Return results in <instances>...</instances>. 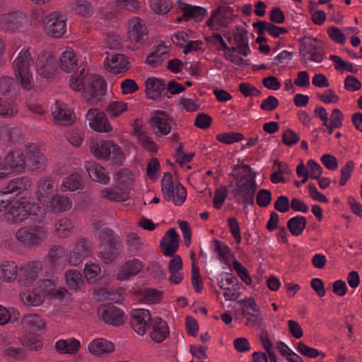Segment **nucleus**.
<instances>
[{
	"instance_id": "61",
	"label": "nucleus",
	"mask_w": 362,
	"mask_h": 362,
	"mask_svg": "<svg viewBox=\"0 0 362 362\" xmlns=\"http://www.w3.org/2000/svg\"><path fill=\"white\" fill-rule=\"evenodd\" d=\"M247 30L242 26H236L233 35L236 45H248Z\"/></svg>"
},
{
	"instance_id": "35",
	"label": "nucleus",
	"mask_w": 362,
	"mask_h": 362,
	"mask_svg": "<svg viewBox=\"0 0 362 362\" xmlns=\"http://www.w3.org/2000/svg\"><path fill=\"white\" fill-rule=\"evenodd\" d=\"M45 206L49 208L52 212L59 214L71 209V202L66 197L55 194Z\"/></svg>"
},
{
	"instance_id": "29",
	"label": "nucleus",
	"mask_w": 362,
	"mask_h": 362,
	"mask_svg": "<svg viewBox=\"0 0 362 362\" xmlns=\"http://www.w3.org/2000/svg\"><path fill=\"white\" fill-rule=\"evenodd\" d=\"M180 10L183 12L184 18L193 19L195 21H200L207 15V10L201 6H192L189 4L183 3L180 0H177Z\"/></svg>"
},
{
	"instance_id": "63",
	"label": "nucleus",
	"mask_w": 362,
	"mask_h": 362,
	"mask_svg": "<svg viewBox=\"0 0 362 362\" xmlns=\"http://www.w3.org/2000/svg\"><path fill=\"white\" fill-rule=\"evenodd\" d=\"M272 202V193L266 189H261L257 194V204L262 208L267 207Z\"/></svg>"
},
{
	"instance_id": "24",
	"label": "nucleus",
	"mask_w": 362,
	"mask_h": 362,
	"mask_svg": "<svg viewBox=\"0 0 362 362\" xmlns=\"http://www.w3.org/2000/svg\"><path fill=\"white\" fill-rule=\"evenodd\" d=\"M25 160L26 165L40 168L44 167L47 159L45 156L40 151L38 147L35 144H30L25 148Z\"/></svg>"
},
{
	"instance_id": "59",
	"label": "nucleus",
	"mask_w": 362,
	"mask_h": 362,
	"mask_svg": "<svg viewBox=\"0 0 362 362\" xmlns=\"http://www.w3.org/2000/svg\"><path fill=\"white\" fill-rule=\"evenodd\" d=\"M228 284L232 285V288L228 287V299L236 300L240 295V286L238 279L230 274H228Z\"/></svg>"
},
{
	"instance_id": "20",
	"label": "nucleus",
	"mask_w": 362,
	"mask_h": 362,
	"mask_svg": "<svg viewBox=\"0 0 362 362\" xmlns=\"http://www.w3.org/2000/svg\"><path fill=\"white\" fill-rule=\"evenodd\" d=\"M41 269V264L39 262L34 261L29 262L20 268L18 283L21 285L30 286L38 276Z\"/></svg>"
},
{
	"instance_id": "14",
	"label": "nucleus",
	"mask_w": 362,
	"mask_h": 362,
	"mask_svg": "<svg viewBox=\"0 0 362 362\" xmlns=\"http://www.w3.org/2000/svg\"><path fill=\"white\" fill-rule=\"evenodd\" d=\"M151 315L148 310L139 308L132 312L131 325L139 335L143 336L151 323Z\"/></svg>"
},
{
	"instance_id": "40",
	"label": "nucleus",
	"mask_w": 362,
	"mask_h": 362,
	"mask_svg": "<svg viewBox=\"0 0 362 362\" xmlns=\"http://www.w3.org/2000/svg\"><path fill=\"white\" fill-rule=\"evenodd\" d=\"M178 236L175 230L172 228L167 231L165 236L160 241V245L164 249V254L167 256H173L177 250L178 245Z\"/></svg>"
},
{
	"instance_id": "45",
	"label": "nucleus",
	"mask_w": 362,
	"mask_h": 362,
	"mask_svg": "<svg viewBox=\"0 0 362 362\" xmlns=\"http://www.w3.org/2000/svg\"><path fill=\"white\" fill-rule=\"evenodd\" d=\"M101 257L105 263L115 259L119 254V246L116 242L105 243L100 246Z\"/></svg>"
},
{
	"instance_id": "9",
	"label": "nucleus",
	"mask_w": 362,
	"mask_h": 362,
	"mask_svg": "<svg viewBox=\"0 0 362 362\" xmlns=\"http://www.w3.org/2000/svg\"><path fill=\"white\" fill-rule=\"evenodd\" d=\"M16 238L30 246H37L47 237V232L42 227L22 228L16 234Z\"/></svg>"
},
{
	"instance_id": "47",
	"label": "nucleus",
	"mask_w": 362,
	"mask_h": 362,
	"mask_svg": "<svg viewBox=\"0 0 362 362\" xmlns=\"http://www.w3.org/2000/svg\"><path fill=\"white\" fill-rule=\"evenodd\" d=\"M74 228L71 221L62 218L58 220L54 225V233L61 238H65L74 233Z\"/></svg>"
},
{
	"instance_id": "31",
	"label": "nucleus",
	"mask_w": 362,
	"mask_h": 362,
	"mask_svg": "<svg viewBox=\"0 0 362 362\" xmlns=\"http://www.w3.org/2000/svg\"><path fill=\"white\" fill-rule=\"evenodd\" d=\"M32 185L31 180L27 177H17L11 180L3 190L7 194L18 195L27 190Z\"/></svg>"
},
{
	"instance_id": "36",
	"label": "nucleus",
	"mask_w": 362,
	"mask_h": 362,
	"mask_svg": "<svg viewBox=\"0 0 362 362\" xmlns=\"http://www.w3.org/2000/svg\"><path fill=\"white\" fill-rule=\"evenodd\" d=\"M64 279L66 287L74 291H81L84 284L81 274L75 269L67 270L64 274Z\"/></svg>"
},
{
	"instance_id": "46",
	"label": "nucleus",
	"mask_w": 362,
	"mask_h": 362,
	"mask_svg": "<svg viewBox=\"0 0 362 362\" xmlns=\"http://www.w3.org/2000/svg\"><path fill=\"white\" fill-rule=\"evenodd\" d=\"M253 173L255 172L252 170L250 165L246 164H237L233 165L232 167V172L230 173V175L234 179L235 183H239L243 182L247 180V174H250L251 176Z\"/></svg>"
},
{
	"instance_id": "53",
	"label": "nucleus",
	"mask_w": 362,
	"mask_h": 362,
	"mask_svg": "<svg viewBox=\"0 0 362 362\" xmlns=\"http://www.w3.org/2000/svg\"><path fill=\"white\" fill-rule=\"evenodd\" d=\"M172 42L175 45H200L202 42L200 40H192L189 34L185 32H178L172 36Z\"/></svg>"
},
{
	"instance_id": "48",
	"label": "nucleus",
	"mask_w": 362,
	"mask_h": 362,
	"mask_svg": "<svg viewBox=\"0 0 362 362\" xmlns=\"http://www.w3.org/2000/svg\"><path fill=\"white\" fill-rule=\"evenodd\" d=\"M132 105L124 101H115L111 103L107 107L106 110L109 115L112 117H117L122 115L125 112L130 110Z\"/></svg>"
},
{
	"instance_id": "51",
	"label": "nucleus",
	"mask_w": 362,
	"mask_h": 362,
	"mask_svg": "<svg viewBox=\"0 0 362 362\" xmlns=\"http://www.w3.org/2000/svg\"><path fill=\"white\" fill-rule=\"evenodd\" d=\"M141 300L146 304H154L158 303L163 296V293L161 291L147 288H144L141 292Z\"/></svg>"
},
{
	"instance_id": "26",
	"label": "nucleus",
	"mask_w": 362,
	"mask_h": 362,
	"mask_svg": "<svg viewBox=\"0 0 362 362\" xmlns=\"http://www.w3.org/2000/svg\"><path fill=\"white\" fill-rule=\"evenodd\" d=\"M165 88L164 81L156 77H148L145 81V93L151 100L158 99Z\"/></svg>"
},
{
	"instance_id": "60",
	"label": "nucleus",
	"mask_w": 362,
	"mask_h": 362,
	"mask_svg": "<svg viewBox=\"0 0 362 362\" xmlns=\"http://www.w3.org/2000/svg\"><path fill=\"white\" fill-rule=\"evenodd\" d=\"M161 47L163 49H158L147 57L146 63L152 66H157L166 58L167 52L165 50H164L166 47Z\"/></svg>"
},
{
	"instance_id": "19",
	"label": "nucleus",
	"mask_w": 362,
	"mask_h": 362,
	"mask_svg": "<svg viewBox=\"0 0 362 362\" xmlns=\"http://www.w3.org/2000/svg\"><path fill=\"white\" fill-rule=\"evenodd\" d=\"M57 191V185L52 179L45 177L40 180L37 184V189L35 196L37 200L45 205L55 194L54 192Z\"/></svg>"
},
{
	"instance_id": "23",
	"label": "nucleus",
	"mask_w": 362,
	"mask_h": 362,
	"mask_svg": "<svg viewBox=\"0 0 362 362\" xmlns=\"http://www.w3.org/2000/svg\"><path fill=\"white\" fill-rule=\"evenodd\" d=\"M98 315L100 319L105 323L114 326L122 325L125 320L124 312L121 309L114 306L101 309Z\"/></svg>"
},
{
	"instance_id": "15",
	"label": "nucleus",
	"mask_w": 362,
	"mask_h": 362,
	"mask_svg": "<svg viewBox=\"0 0 362 362\" xmlns=\"http://www.w3.org/2000/svg\"><path fill=\"white\" fill-rule=\"evenodd\" d=\"M172 118L164 111H156L151 119V127L156 136L168 134L171 131Z\"/></svg>"
},
{
	"instance_id": "43",
	"label": "nucleus",
	"mask_w": 362,
	"mask_h": 362,
	"mask_svg": "<svg viewBox=\"0 0 362 362\" xmlns=\"http://www.w3.org/2000/svg\"><path fill=\"white\" fill-rule=\"evenodd\" d=\"M17 265L14 262L8 261L0 264V279L12 282L16 279Z\"/></svg>"
},
{
	"instance_id": "54",
	"label": "nucleus",
	"mask_w": 362,
	"mask_h": 362,
	"mask_svg": "<svg viewBox=\"0 0 362 362\" xmlns=\"http://www.w3.org/2000/svg\"><path fill=\"white\" fill-rule=\"evenodd\" d=\"M95 299L104 303L111 302H118L121 299V296L115 292H110L106 289L102 288L95 293Z\"/></svg>"
},
{
	"instance_id": "32",
	"label": "nucleus",
	"mask_w": 362,
	"mask_h": 362,
	"mask_svg": "<svg viewBox=\"0 0 362 362\" xmlns=\"http://www.w3.org/2000/svg\"><path fill=\"white\" fill-rule=\"evenodd\" d=\"M88 349L93 355L104 356L113 351L114 346L106 339L98 338L88 344Z\"/></svg>"
},
{
	"instance_id": "3",
	"label": "nucleus",
	"mask_w": 362,
	"mask_h": 362,
	"mask_svg": "<svg viewBox=\"0 0 362 362\" xmlns=\"http://www.w3.org/2000/svg\"><path fill=\"white\" fill-rule=\"evenodd\" d=\"M90 150L98 159L110 161L114 165H121L125 159L122 148L112 140H93L90 143Z\"/></svg>"
},
{
	"instance_id": "37",
	"label": "nucleus",
	"mask_w": 362,
	"mask_h": 362,
	"mask_svg": "<svg viewBox=\"0 0 362 362\" xmlns=\"http://www.w3.org/2000/svg\"><path fill=\"white\" fill-rule=\"evenodd\" d=\"M54 347L61 354H74L80 348V341L75 338L59 339L55 342Z\"/></svg>"
},
{
	"instance_id": "4",
	"label": "nucleus",
	"mask_w": 362,
	"mask_h": 362,
	"mask_svg": "<svg viewBox=\"0 0 362 362\" xmlns=\"http://www.w3.org/2000/svg\"><path fill=\"white\" fill-rule=\"evenodd\" d=\"M13 71L17 81L24 90L34 86L33 74L31 70V57L28 48L24 47L13 62Z\"/></svg>"
},
{
	"instance_id": "17",
	"label": "nucleus",
	"mask_w": 362,
	"mask_h": 362,
	"mask_svg": "<svg viewBox=\"0 0 362 362\" xmlns=\"http://www.w3.org/2000/svg\"><path fill=\"white\" fill-rule=\"evenodd\" d=\"M43 23L47 35L53 38H59L65 33V20L61 19L57 13L45 16Z\"/></svg>"
},
{
	"instance_id": "41",
	"label": "nucleus",
	"mask_w": 362,
	"mask_h": 362,
	"mask_svg": "<svg viewBox=\"0 0 362 362\" xmlns=\"http://www.w3.org/2000/svg\"><path fill=\"white\" fill-rule=\"evenodd\" d=\"M300 54L305 62H307V60L321 62L323 60L325 51L322 47H300Z\"/></svg>"
},
{
	"instance_id": "58",
	"label": "nucleus",
	"mask_w": 362,
	"mask_h": 362,
	"mask_svg": "<svg viewBox=\"0 0 362 362\" xmlns=\"http://www.w3.org/2000/svg\"><path fill=\"white\" fill-rule=\"evenodd\" d=\"M83 272L88 281H93L101 272V269L98 264L88 262L85 264Z\"/></svg>"
},
{
	"instance_id": "13",
	"label": "nucleus",
	"mask_w": 362,
	"mask_h": 362,
	"mask_svg": "<svg viewBox=\"0 0 362 362\" xmlns=\"http://www.w3.org/2000/svg\"><path fill=\"white\" fill-rule=\"evenodd\" d=\"M2 171L6 173L5 177L12 173H21L25 169L26 161L25 156L18 151L12 152L6 157L1 158Z\"/></svg>"
},
{
	"instance_id": "39",
	"label": "nucleus",
	"mask_w": 362,
	"mask_h": 362,
	"mask_svg": "<svg viewBox=\"0 0 362 362\" xmlns=\"http://www.w3.org/2000/svg\"><path fill=\"white\" fill-rule=\"evenodd\" d=\"M55 281L49 279H45L40 281L37 284V290H38L40 294L43 295V298L45 296H54L56 297H62L65 293L66 289L60 288L59 289L55 288Z\"/></svg>"
},
{
	"instance_id": "22",
	"label": "nucleus",
	"mask_w": 362,
	"mask_h": 362,
	"mask_svg": "<svg viewBox=\"0 0 362 362\" xmlns=\"http://www.w3.org/2000/svg\"><path fill=\"white\" fill-rule=\"evenodd\" d=\"M36 69L39 75L49 78L54 71V60L50 53L40 52L36 60Z\"/></svg>"
},
{
	"instance_id": "38",
	"label": "nucleus",
	"mask_w": 362,
	"mask_h": 362,
	"mask_svg": "<svg viewBox=\"0 0 362 362\" xmlns=\"http://www.w3.org/2000/svg\"><path fill=\"white\" fill-rule=\"evenodd\" d=\"M100 194L103 199L110 202H124L129 197L127 191L119 189L116 185L104 188L101 190Z\"/></svg>"
},
{
	"instance_id": "28",
	"label": "nucleus",
	"mask_w": 362,
	"mask_h": 362,
	"mask_svg": "<svg viewBox=\"0 0 362 362\" xmlns=\"http://www.w3.org/2000/svg\"><path fill=\"white\" fill-rule=\"evenodd\" d=\"M211 259L214 262H218L225 268L226 265V245L220 240H214L209 245Z\"/></svg>"
},
{
	"instance_id": "30",
	"label": "nucleus",
	"mask_w": 362,
	"mask_h": 362,
	"mask_svg": "<svg viewBox=\"0 0 362 362\" xmlns=\"http://www.w3.org/2000/svg\"><path fill=\"white\" fill-rule=\"evenodd\" d=\"M85 166L92 180L103 185L109 182L110 177L105 168L100 164L95 162H88Z\"/></svg>"
},
{
	"instance_id": "18",
	"label": "nucleus",
	"mask_w": 362,
	"mask_h": 362,
	"mask_svg": "<svg viewBox=\"0 0 362 362\" xmlns=\"http://www.w3.org/2000/svg\"><path fill=\"white\" fill-rule=\"evenodd\" d=\"M52 115L55 124L67 125L74 120V115L66 104L59 100L52 107Z\"/></svg>"
},
{
	"instance_id": "21",
	"label": "nucleus",
	"mask_w": 362,
	"mask_h": 362,
	"mask_svg": "<svg viewBox=\"0 0 362 362\" xmlns=\"http://www.w3.org/2000/svg\"><path fill=\"white\" fill-rule=\"evenodd\" d=\"M143 267V264L139 259L128 260L119 268L117 272V279L119 281H128L137 275Z\"/></svg>"
},
{
	"instance_id": "44",
	"label": "nucleus",
	"mask_w": 362,
	"mask_h": 362,
	"mask_svg": "<svg viewBox=\"0 0 362 362\" xmlns=\"http://www.w3.org/2000/svg\"><path fill=\"white\" fill-rule=\"evenodd\" d=\"M23 327L30 331H40L44 329L45 322L42 318L36 314H28L22 320Z\"/></svg>"
},
{
	"instance_id": "33",
	"label": "nucleus",
	"mask_w": 362,
	"mask_h": 362,
	"mask_svg": "<svg viewBox=\"0 0 362 362\" xmlns=\"http://www.w3.org/2000/svg\"><path fill=\"white\" fill-rule=\"evenodd\" d=\"M182 261L180 256L173 255L168 263L170 273L169 281L175 284H180L183 279Z\"/></svg>"
},
{
	"instance_id": "7",
	"label": "nucleus",
	"mask_w": 362,
	"mask_h": 362,
	"mask_svg": "<svg viewBox=\"0 0 362 362\" xmlns=\"http://www.w3.org/2000/svg\"><path fill=\"white\" fill-rule=\"evenodd\" d=\"M111 51L104 52L105 58L103 61V66L109 73L118 75L126 73L129 68L128 58L123 54L117 53L112 49Z\"/></svg>"
},
{
	"instance_id": "42",
	"label": "nucleus",
	"mask_w": 362,
	"mask_h": 362,
	"mask_svg": "<svg viewBox=\"0 0 362 362\" xmlns=\"http://www.w3.org/2000/svg\"><path fill=\"white\" fill-rule=\"evenodd\" d=\"M222 9H226L225 6L221 5L216 9L214 10L211 16L207 21L206 25L211 30H217L219 27L226 26V11H223Z\"/></svg>"
},
{
	"instance_id": "49",
	"label": "nucleus",
	"mask_w": 362,
	"mask_h": 362,
	"mask_svg": "<svg viewBox=\"0 0 362 362\" xmlns=\"http://www.w3.org/2000/svg\"><path fill=\"white\" fill-rule=\"evenodd\" d=\"M306 223V218L304 216H295L288 220L287 228L293 236H298L305 228Z\"/></svg>"
},
{
	"instance_id": "6",
	"label": "nucleus",
	"mask_w": 362,
	"mask_h": 362,
	"mask_svg": "<svg viewBox=\"0 0 362 362\" xmlns=\"http://www.w3.org/2000/svg\"><path fill=\"white\" fill-rule=\"evenodd\" d=\"M257 173H253L248 179L243 182L235 183V188L231 190V194L236 202L244 206L247 204H255V194L258 187L255 181Z\"/></svg>"
},
{
	"instance_id": "64",
	"label": "nucleus",
	"mask_w": 362,
	"mask_h": 362,
	"mask_svg": "<svg viewBox=\"0 0 362 362\" xmlns=\"http://www.w3.org/2000/svg\"><path fill=\"white\" fill-rule=\"evenodd\" d=\"M121 92L123 95H129L139 90V86L132 78H126L120 83Z\"/></svg>"
},
{
	"instance_id": "5",
	"label": "nucleus",
	"mask_w": 362,
	"mask_h": 362,
	"mask_svg": "<svg viewBox=\"0 0 362 362\" xmlns=\"http://www.w3.org/2000/svg\"><path fill=\"white\" fill-rule=\"evenodd\" d=\"M162 193L166 201L175 205H182L186 199L187 192L184 187L173 177L170 173H165L161 180Z\"/></svg>"
},
{
	"instance_id": "8",
	"label": "nucleus",
	"mask_w": 362,
	"mask_h": 362,
	"mask_svg": "<svg viewBox=\"0 0 362 362\" xmlns=\"http://www.w3.org/2000/svg\"><path fill=\"white\" fill-rule=\"evenodd\" d=\"M129 38L132 43L134 44H156V45H164L162 40H155L148 37V32L144 24H142L140 18H134L129 23Z\"/></svg>"
},
{
	"instance_id": "1",
	"label": "nucleus",
	"mask_w": 362,
	"mask_h": 362,
	"mask_svg": "<svg viewBox=\"0 0 362 362\" xmlns=\"http://www.w3.org/2000/svg\"><path fill=\"white\" fill-rule=\"evenodd\" d=\"M85 69H83L79 73L72 75L69 86L71 89L76 91L83 90L84 96L92 103H97L100 100L106 91V83L105 80L96 75H90L84 77Z\"/></svg>"
},
{
	"instance_id": "27",
	"label": "nucleus",
	"mask_w": 362,
	"mask_h": 362,
	"mask_svg": "<svg viewBox=\"0 0 362 362\" xmlns=\"http://www.w3.org/2000/svg\"><path fill=\"white\" fill-rule=\"evenodd\" d=\"M151 326V330L149 334L151 340L154 342H161L168 337L169 334L168 325L161 318H153Z\"/></svg>"
},
{
	"instance_id": "50",
	"label": "nucleus",
	"mask_w": 362,
	"mask_h": 362,
	"mask_svg": "<svg viewBox=\"0 0 362 362\" xmlns=\"http://www.w3.org/2000/svg\"><path fill=\"white\" fill-rule=\"evenodd\" d=\"M23 303L28 306H37L43 302V295L35 288L33 291L23 292L21 294Z\"/></svg>"
},
{
	"instance_id": "34",
	"label": "nucleus",
	"mask_w": 362,
	"mask_h": 362,
	"mask_svg": "<svg viewBox=\"0 0 362 362\" xmlns=\"http://www.w3.org/2000/svg\"><path fill=\"white\" fill-rule=\"evenodd\" d=\"M78 64V57L71 48L64 50L59 57V67L66 73L75 69Z\"/></svg>"
},
{
	"instance_id": "2",
	"label": "nucleus",
	"mask_w": 362,
	"mask_h": 362,
	"mask_svg": "<svg viewBox=\"0 0 362 362\" xmlns=\"http://www.w3.org/2000/svg\"><path fill=\"white\" fill-rule=\"evenodd\" d=\"M44 212L42 208L32 203L29 199L21 197L11 202L4 218L8 222L20 223L31 216H42Z\"/></svg>"
},
{
	"instance_id": "16",
	"label": "nucleus",
	"mask_w": 362,
	"mask_h": 362,
	"mask_svg": "<svg viewBox=\"0 0 362 362\" xmlns=\"http://www.w3.org/2000/svg\"><path fill=\"white\" fill-rule=\"evenodd\" d=\"M93 248L91 243L83 238L75 241L74 247L69 255V262L72 265L78 264L83 259L91 255Z\"/></svg>"
},
{
	"instance_id": "12",
	"label": "nucleus",
	"mask_w": 362,
	"mask_h": 362,
	"mask_svg": "<svg viewBox=\"0 0 362 362\" xmlns=\"http://www.w3.org/2000/svg\"><path fill=\"white\" fill-rule=\"evenodd\" d=\"M0 341L5 346L4 354L11 358L20 359L25 356V351L21 341L11 334H3Z\"/></svg>"
},
{
	"instance_id": "56",
	"label": "nucleus",
	"mask_w": 362,
	"mask_h": 362,
	"mask_svg": "<svg viewBox=\"0 0 362 362\" xmlns=\"http://www.w3.org/2000/svg\"><path fill=\"white\" fill-rule=\"evenodd\" d=\"M342 119L343 115L339 109L335 108L332 111V115L330 117V124L325 125L328 129V132L331 134L334 129L339 128L342 126Z\"/></svg>"
},
{
	"instance_id": "57",
	"label": "nucleus",
	"mask_w": 362,
	"mask_h": 362,
	"mask_svg": "<svg viewBox=\"0 0 362 362\" xmlns=\"http://www.w3.org/2000/svg\"><path fill=\"white\" fill-rule=\"evenodd\" d=\"M19 318V313L14 309H7L0 305V325L7 324L10 320H17Z\"/></svg>"
},
{
	"instance_id": "62",
	"label": "nucleus",
	"mask_w": 362,
	"mask_h": 362,
	"mask_svg": "<svg viewBox=\"0 0 362 362\" xmlns=\"http://www.w3.org/2000/svg\"><path fill=\"white\" fill-rule=\"evenodd\" d=\"M17 112L13 103L8 100H2L0 98V115L11 117Z\"/></svg>"
},
{
	"instance_id": "25",
	"label": "nucleus",
	"mask_w": 362,
	"mask_h": 362,
	"mask_svg": "<svg viewBox=\"0 0 362 362\" xmlns=\"http://www.w3.org/2000/svg\"><path fill=\"white\" fill-rule=\"evenodd\" d=\"M113 181L119 189H122L129 193L135 182V175L130 170L123 168L114 175Z\"/></svg>"
},
{
	"instance_id": "52",
	"label": "nucleus",
	"mask_w": 362,
	"mask_h": 362,
	"mask_svg": "<svg viewBox=\"0 0 362 362\" xmlns=\"http://www.w3.org/2000/svg\"><path fill=\"white\" fill-rule=\"evenodd\" d=\"M82 186L81 177L78 174H71L66 177L61 185V189L63 192L75 191L80 189Z\"/></svg>"
},
{
	"instance_id": "55",
	"label": "nucleus",
	"mask_w": 362,
	"mask_h": 362,
	"mask_svg": "<svg viewBox=\"0 0 362 362\" xmlns=\"http://www.w3.org/2000/svg\"><path fill=\"white\" fill-rule=\"evenodd\" d=\"M150 6L157 14L164 15L172 8L170 0H150Z\"/></svg>"
},
{
	"instance_id": "11",
	"label": "nucleus",
	"mask_w": 362,
	"mask_h": 362,
	"mask_svg": "<svg viewBox=\"0 0 362 362\" xmlns=\"http://www.w3.org/2000/svg\"><path fill=\"white\" fill-rule=\"evenodd\" d=\"M86 118L89 127L94 132L110 133L113 130L105 113L98 110L90 109Z\"/></svg>"
},
{
	"instance_id": "10",
	"label": "nucleus",
	"mask_w": 362,
	"mask_h": 362,
	"mask_svg": "<svg viewBox=\"0 0 362 362\" xmlns=\"http://www.w3.org/2000/svg\"><path fill=\"white\" fill-rule=\"evenodd\" d=\"M28 25V19L21 11H13L11 13L0 15V28L11 32H20L23 30Z\"/></svg>"
}]
</instances>
